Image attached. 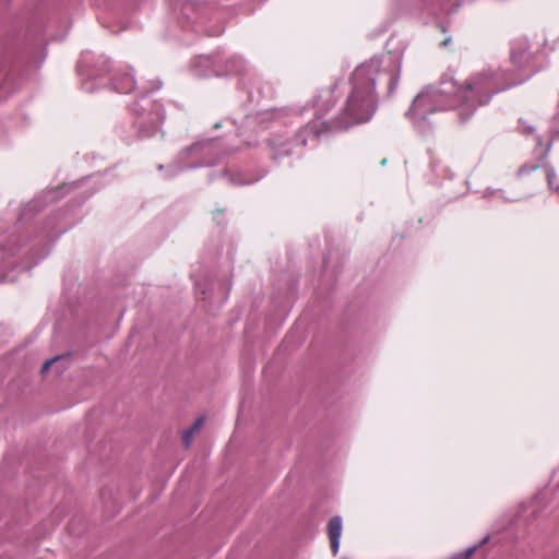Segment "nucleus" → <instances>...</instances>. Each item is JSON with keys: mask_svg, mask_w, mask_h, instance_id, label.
<instances>
[{"mask_svg": "<svg viewBox=\"0 0 559 559\" xmlns=\"http://www.w3.org/2000/svg\"><path fill=\"white\" fill-rule=\"evenodd\" d=\"M400 72L401 58L392 53L371 58L357 67L352 74V92L342 112L333 119H324L333 105L332 94L328 93L322 104H318L316 118L297 136L298 143L305 146L308 138L317 140L326 132L346 130L369 121L377 110V85L384 84L385 95L391 96L399 83Z\"/></svg>", "mask_w": 559, "mask_h": 559, "instance_id": "obj_1", "label": "nucleus"}, {"mask_svg": "<svg viewBox=\"0 0 559 559\" xmlns=\"http://www.w3.org/2000/svg\"><path fill=\"white\" fill-rule=\"evenodd\" d=\"M503 74L490 71L477 72L465 85H459L452 78L443 79L438 86L421 91L405 115L421 133L430 131L429 116L439 110L455 108L464 119L468 118L478 106L487 104L495 94L512 85V83H500Z\"/></svg>", "mask_w": 559, "mask_h": 559, "instance_id": "obj_2", "label": "nucleus"}, {"mask_svg": "<svg viewBox=\"0 0 559 559\" xmlns=\"http://www.w3.org/2000/svg\"><path fill=\"white\" fill-rule=\"evenodd\" d=\"M133 126L141 138H150L159 131L164 120L163 106L152 100L147 95H142L131 106Z\"/></svg>", "mask_w": 559, "mask_h": 559, "instance_id": "obj_3", "label": "nucleus"}, {"mask_svg": "<svg viewBox=\"0 0 559 559\" xmlns=\"http://www.w3.org/2000/svg\"><path fill=\"white\" fill-rule=\"evenodd\" d=\"M534 57H535L534 53L531 51V45H530L528 39L524 36H520V37L514 38L511 41L510 58H511L512 63L518 69L528 70L530 73L526 74L523 79L512 80L509 78V73L501 69H497V70L485 69V71H490L493 73H498V72L504 73L503 75H501L500 83H512V85H511V87H512V86H515V85L522 83L523 81H525L530 76V74L532 72H534V70L532 68ZM480 72H484V70H481ZM509 88H510V86H509ZM506 90H508V87Z\"/></svg>", "mask_w": 559, "mask_h": 559, "instance_id": "obj_4", "label": "nucleus"}, {"mask_svg": "<svg viewBox=\"0 0 559 559\" xmlns=\"http://www.w3.org/2000/svg\"><path fill=\"white\" fill-rule=\"evenodd\" d=\"M135 87V80L132 73L120 72L112 79V88L121 94H129Z\"/></svg>", "mask_w": 559, "mask_h": 559, "instance_id": "obj_5", "label": "nucleus"}, {"mask_svg": "<svg viewBox=\"0 0 559 559\" xmlns=\"http://www.w3.org/2000/svg\"><path fill=\"white\" fill-rule=\"evenodd\" d=\"M328 534L331 543V548L333 555L335 556L338 552L340 548V539L342 535V519L336 515L331 518L328 524Z\"/></svg>", "mask_w": 559, "mask_h": 559, "instance_id": "obj_6", "label": "nucleus"}, {"mask_svg": "<svg viewBox=\"0 0 559 559\" xmlns=\"http://www.w3.org/2000/svg\"><path fill=\"white\" fill-rule=\"evenodd\" d=\"M399 4L408 12L433 11L436 0H397Z\"/></svg>", "mask_w": 559, "mask_h": 559, "instance_id": "obj_7", "label": "nucleus"}, {"mask_svg": "<svg viewBox=\"0 0 559 559\" xmlns=\"http://www.w3.org/2000/svg\"><path fill=\"white\" fill-rule=\"evenodd\" d=\"M546 177L549 188L559 192V185H557V176L554 168L547 167Z\"/></svg>", "mask_w": 559, "mask_h": 559, "instance_id": "obj_8", "label": "nucleus"}, {"mask_svg": "<svg viewBox=\"0 0 559 559\" xmlns=\"http://www.w3.org/2000/svg\"><path fill=\"white\" fill-rule=\"evenodd\" d=\"M242 60L238 57H235L228 61V70L227 72L230 74H236L240 72V68L242 67Z\"/></svg>", "mask_w": 559, "mask_h": 559, "instance_id": "obj_9", "label": "nucleus"}, {"mask_svg": "<svg viewBox=\"0 0 559 559\" xmlns=\"http://www.w3.org/2000/svg\"><path fill=\"white\" fill-rule=\"evenodd\" d=\"M270 144L274 151V158H277L280 155H286L289 153V150L285 148L286 144L275 143L273 140L270 142Z\"/></svg>", "mask_w": 559, "mask_h": 559, "instance_id": "obj_10", "label": "nucleus"}, {"mask_svg": "<svg viewBox=\"0 0 559 559\" xmlns=\"http://www.w3.org/2000/svg\"><path fill=\"white\" fill-rule=\"evenodd\" d=\"M193 435L194 432L190 429H187L186 431H183L182 433V442L185 444L186 448H189L191 442H192V439H193Z\"/></svg>", "mask_w": 559, "mask_h": 559, "instance_id": "obj_11", "label": "nucleus"}, {"mask_svg": "<svg viewBox=\"0 0 559 559\" xmlns=\"http://www.w3.org/2000/svg\"><path fill=\"white\" fill-rule=\"evenodd\" d=\"M475 549V546L468 547L466 550H464V552L454 556L453 559H469L474 555Z\"/></svg>", "mask_w": 559, "mask_h": 559, "instance_id": "obj_12", "label": "nucleus"}, {"mask_svg": "<svg viewBox=\"0 0 559 559\" xmlns=\"http://www.w3.org/2000/svg\"><path fill=\"white\" fill-rule=\"evenodd\" d=\"M204 420V417H199L189 429L192 430L193 432L198 431L203 426Z\"/></svg>", "mask_w": 559, "mask_h": 559, "instance_id": "obj_13", "label": "nucleus"}, {"mask_svg": "<svg viewBox=\"0 0 559 559\" xmlns=\"http://www.w3.org/2000/svg\"><path fill=\"white\" fill-rule=\"evenodd\" d=\"M57 360H59L58 356L46 360L41 366V372H46L50 368V366Z\"/></svg>", "mask_w": 559, "mask_h": 559, "instance_id": "obj_14", "label": "nucleus"}, {"mask_svg": "<svg viewBox=\"0 0 559 559\" xmlns=\"http://www.w3.org/2000/svg\"><path fill=\"white\" fill-rule=\"evenodd\" d=\"M148 84H150V85H148L147 90H148L150 92H152V91H157V90H159V88L162 87V82H160L159 80H156V81H150V82H148Z\"/></svg>", "mask_w": 559, "mask_h": 559, "instance_id": "obj_15", "label": "nucleus"}, {"mask_svg": "<svg viewBox=\"0 0 559 559\" xmlns=\"http://www.w3.org/2000/svg\"><path fill=\"white\" fill-rule=\"evenodd\" d=\"M87 57H88V55H84V56H83V58H82V60H81V62H80V64H79V73H80L81 75L85 74V70L83 69V67H84V63H85V62H86V60H87Z\"/></svg>", "mask_w": 559, "mask_h": 559, "instance_id": "obj_16", "label": "nucleus"}, {"mask_svg": "<svg viewBox=\"0 0 559 559\" xmlns=\"http://www.w3.org/2000/svg\"><path fill=\"white\" fill-rule=\"evenodd\" d=\"M83 87L84 90H86L87 92H93L94 88L88 84V82H84L83 83Z\"/></svg>", "mask_w": 559, "mask_h": 559, "instance_id": "obj_17", "label": "nucleus"}, {"mask_svg": "<svg viewBox=\"0 0 559 559\" xmlns=\"http://www.w3.org/2000/svg\"><path fill=\"white\" fill-rule=\"evenodd\" d=\"M451 43V37H447L442 43H441V46L442 47H447L449 46V44Z\"/></svg>", "mask_w": 559, "mask_h": 559, "instance_id": "obj_18", "label": "nucleus"}, {"mask_svg": "<svg viewBox=\"0 0 559 559\" xmlns=\"http://www.w3.org/2000/svg\"><path fill=\"white\" fill-rule=\"evenodd\" d=\"M528 171H530V169H527L525 166H523V167H521L519 169V175H523V174L528 173Z\"/></svg>", "mask_w": 559, "mask_h": 559, "instance_id": "obj_19", "label": "nucleus"}, {"mask_svg": "<svg viewBox=\"0 0 559 559\" xmlns=\"http://www.w3.org/2000/svg\"><path fill=\"white\" fill-rule=\"evenodd\" d=\"M534 131V128L533 127H527L525 128L524 132L525 133H532Z\"/></svg>", "mask_w": 559, "mask_h": 559, "instance_id": "obj_20", "label": "nucleus"}, {"mask_svg": "<svg viewBox=\"0 0 559 559\" xmlns=\"http://www.w3.org/2000/svg\"><path fill=\"white\" fill-rule=\"evenodd\" d=\"M253 182L252 180H246V181H239L238 183L239 185H248V183H251Z\"/></svg>", "mask_w": 559, "mask_h": 559, "instance_id": "obj_21", "label": "nucleus"}, {"mask_svg": "<svg viewBox=\"0 0 559 559\" xmlns=\"http://www.w3.org/2000/svg\"><path fill=\"white\" fill-rule=\"evenodd\" d=\"M3 281H7V276H4V275L0 272V282H3Z\"/></svg>", "mask_w": 559, "mask_h": 559, "instance_id": "obj_22", "label": "nucleus"}, {"mask_svg": "<svg viewBox=\"0 0 559 559\" xmlns=\"http://www.w3.org/2000/svg\"><path fill=\"white\" fill-rule=\"evenodd\" d=\"M179 170H180L179 168H176L174 171H171V173L169 174V177H170V176H174V175H175L176 173H178Z\"/></svg>", "mask_w": 559, "mask_h": 559, "instance_id": "obj_23", "label": "nucleus"}]
</instances>
